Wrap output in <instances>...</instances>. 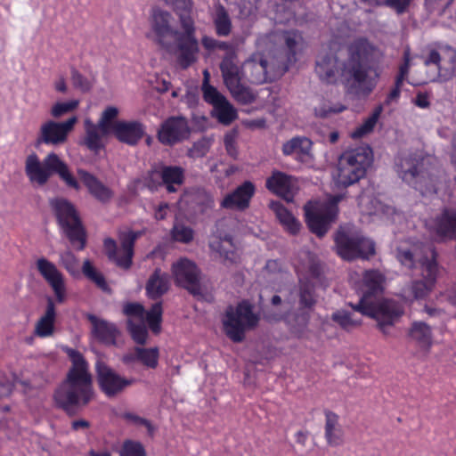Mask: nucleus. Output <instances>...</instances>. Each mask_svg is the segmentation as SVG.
Segmentation results:
<instances>
[{
  "mask_svg": "<svg viewBox=\"0 0 456 456\" xmlns=\"http://www.w3.org/2000/svg\"><path fill=\"white\" fill-rule=\"evenodd\" d=\"M264 53H256L243 63L244 77L251 83L261 85L283 76L297 55L306 47L301 30H271L257 40Z\"/></svg>",
  "mask_w": 456,
  "mask_h": 456,
  "instance_id": "obj_1",
  "label": "nucleus"
},
{
  "mask_svg": "<svg viewBox=\"0 0 456 456\" xmlns=\"http://www.w3.org/2000/svg\"><path fill=\"white\" fill-rule=\"evenodd\" d=\"M63 351L71 362V367L54 391L53 399L58 408L69 416H74L93 399L92 376L87 361L78 350L65 346Z\"/></svg>",
  "mask_w": 456,
  "mask_h": 456,
  "instance_id": "obj_2",
  "label": "nucleus"
},
{
  "mask_svg": "<svg viewBox=\"0 0 456 456\" xmlns=\"http://www.w3.org/2000/svg\"><path fill=\"white\" fill-rule=\"evenodd\" d=\"M346 73L351 83L348 92L357 97H368L377 86L380 77V50L367 39L358 38L347 48Z\"/></svg>",
  "mask_w": 456,
  "mask_h": 456,
  "instance_id": "obj_3",
  "label": "nucleus"
},
{
  "mask_svg": "<svg viewBox=\"0 0 456 456\" xmlns=\"http://www.w3.org/2000/svg\"><path fill=\"white\" fill-rule=\"evenodd\" d=\"M384 275L378 270H367L362 274V296L357 304L348 305L362 315L371 317L378 322V327L384 335L394 325L403 311L390 301H379L377 295L383 291Z\"/></svg>",
  "mask_w": 456,
  "mask_h": 456,
  "instance_id": "obj_4",
  "label": "nucleus"
},
{
  "mask_svg": "<svg viewBox=\"0 0 456 456\" xmlns=\"http://www.w3.org/2000/svg\"><path fill=\"white\" fill-rule=\"evenodd\" d=\"M395 170L407 184L419 191L421 195L437 192L439 168L428 159L409 154L396 159Z\"/></svg>",
  "mask_w": 456,
  "mask_h": 456,
  "instance_id": "obj_5",
  "label": "nucleus"
},
{
  "mask_svg": "<svg viewBox=\"0 0 456 456\" xmlns=\"http://www.w3.org/2000/svg\"><path fill=\"white\" fill-rule=\"evenodd\" d=\"M25 174L29 182L37 186L45 185L52 175H57L68 188L81 189L68 164L54 152L48 153L42 161L36 153L29 154L25 160Z\"/></svg>",
  "mask_w": 456,
  "mask_h": 456,
  "instance_id": "obj_6",
  "label": "nucleus"
},
{
  "mask_svg": "<svg viewBox=\"0 0 456 456\" xmlns=\"http://www.w3.org/2000/svg\"><path fill=\"white\" fill-rule=\"evenodd\" d=\"M195 30H151L147 37L175 56L178 66L186 69L198 60L199 43Z\"/></svg>",
  "mask_w": 456,
  "mask_h": 456,
  "instance_id": "obj_7",
  "label": "nucleus"
},
{
  "mask_svg": "<svg viewBox=\"0 0 456 456\" xmlns=\"http://www.w3.org/2000/svg\"><path fill=\"white\" fill-rule=\"evenodd\" d=\"M49 204L59 226L71 245L77 250H83L86 245V232L74 204L64 198H53Z\"/></svg>",
  "mask_w": 456,
  "mask_h": 456,
  "instance_id": "obj_8",
  "label": "nucleus"
},
{
  "mask_svg": "<svg viewBox=\"0 0 456 456\" xmlns=\"http://www.w3.org/2000/svg\"><path fill=\"white\" fill-rule=\"evenodd\" d=\"M373 161V151L369 145L345 151L338 160V183L345 187L359 182L366 175Z\"/></svg>",
  "mask_w": 456,
  "mask_h": 456,
  "instance_id": "obj_9",
  "label": "nucleus"
},
{
  "mask_svg": "<svg viewBox=\"0 0 456 456\" xmlns=\"http://www.w3.org/2000/svg\"><path fill=\"white\" fill-rule=\"evenodd\" d=\"M225 335L234 343L242 342L247 330L255 329L259 316L253 312V305L247 300L238 303L235 307L229 305L222 320Z\"/></svg>",
  "mask_w": 456,
  "mask_h": 456,
  "instance_id": "obj_10",
  "label": "nucleus"
},
{
  "mask_svg": "<svg viewBox=\"0 0 456 456\" xmlns=\"http://www.w3.org/2000/svg\"><path fill=\"white\" fill-rule=\"evenodd\" d=\"M219 67L224 83L234 99L243 104L252 103L256 100V95L242 84L243 66H240L237 53L233 49L225 52Z\"/></svg>",
  "mask_w": 456,
  "mask_h": 456,
  "instance_id": "obj_11",
  "label": "nucleus"
},
{
  "mask_svg": "<svg viewBox=\"0 0 456 456\" xmlns=\"http://www.w3.org/2000/svg\"><path fill=\"white\" fill-rule=\"evenodd\" d=\"M337 254L344 260L367 258L375 254V244L358 232L340 227L334 236Z\"/></svg>",
  "mask_w": 456,
  "mask_h": 456,
  "instance_id": "obj_12",
  "label": "nucleus"
},
{
  "mask_svg": "<svg viewBox=\"0 0 456 456\" xmlns=\"http://www.w3.org/2000/svg\"><path fill=\"white\" fill-rule=\"evenodd\" d=\"M430 257L424 256L419 260L421 279L412 281L411 290L415 299H424L435 288L439 266L437 263V252L435 248H430Z\"/></svg>",
  "mask_w": 456,
  "mask_h": 456,
  "instance_id": "obj_13",
  "label": "nucleus"
},
{
  "mask_svg": "<svg viewBox=\"0 0 456 456\" xmlns=\"http://www.w3.org/2000/svg\"><path fill=\"white\" fill-rule=\"evenodd\" d=\"M224 221H217L215 225L208 247L213 253L223 259L224 265H233L240 262V255L233 242L232 235L224 230Z\"/></svg>",
  "mask_w": 456,
  "mask_h": 456,
  "instance_id": "obj_14",
  "label": "nucleus"
},
{
  "mask_svg": "<svg viewBox=\"0 0 456 456\" xmlns=\"http://www.w3.org/2000/svg\"><path fill=\"white\" fill-rule=\"evenodd\" d=\"M191 129L188 119L183 116H171L160 125L157 138L165 146H175L190 138Z\"/></svg>",
  "mask_w": 456,
  "mask_h": 456,
  "instance_id": "obj_15",
  "label": "nucleus"
},
{
  "mask_svg": "<svg viewBox=\"0 0 456 456\" xmlns=\"http://www.w3.org/2000/svg\"><path fill=\"white\" fill-rule=\"evenodd\" d=\"M96 379L100 390L110 398L121 394L126 387L135 382L134 379L120 376L103 362H97L96 364Z\"/></svg>",
  "mask_w": 456,
  "mask_h": 456,
  "instance_id": "obj_16",
  "label": "nucleus"
},
{
  "mask_svg": "<svg viewBox=\"0 0 456 456\" xmlns=\"http://www.w3.org/2000/svg\"><path fill=\"white\" fill-rule=\"evenodd\" d=\"M175 283L193 296H201L200 282V271L196 264L187 258H181L172 265Z\"/></svg>",
  "mask_w": 456,
  "mask_h": 456,
  "instance_id": "obj_17",
  "label": "nucleus"
},
{
  "mask_svg": "<svg viewBox=\"0 0 456 456\" xmlns=\"http://www.w3.org/2000/svg\"><path fill=\"white\" fill-rule=\"evenodd\" d=\"M424 64L435 65L440 79L447 81L456 75V50L451 46L433 49L424 59Z\"/></svg>",
  "mask_w": 456,
  "mask_h": 456,
  "instance_id": "obj_18",
  "label": "nucleus"
},
{
  "mask_svg": "<svg viewBox=\"0 0 456 456\" xmlns=\"http://www.w3.org/2000/svg\"><path fill=\"white\" fill-rule=\"evenodd\" d=\"M36 268L53 289L55 301L58 304L64 303L67 299L65 278L55 264L45 257H40L36 261Z\"/></svg>",
  "mask_w": 456,
  "mask_h": 456,
  "instance_id": "obj_19",
  "label": "nucleus"
},
{
  "mask_svg": "<svg viewBox=\"0 0 456 456\" xmlns=\"http://www.w3.org/2000/svg\"><path fill=\"white\" fill-rule=\"evenodd\" d=\"M77 117H71L64 122L47 121L41 126L38 142L47 145H59L67 141L69 134L77 123Z\"/></svg>",
  "mask_w": 456,
  "mask_h": 456,
  "instance_id": "obj_20",
  "label": "nucleus"
},
{
  "mask_svg": "<svg viewBox=\"0 0 456 456\" xmlns=\"http://www.w3.org/2000/svg\"><path fill=\"white\" fill-rule=\"evenodd\" d=\"M334 207H323L319 209L305 208V222L309 230L318 237H323L329 231L330 224L336 220Z\"/></svg>",
  "mask_w": 456,
  "mask_h": 456,
  "instance_id": "obj_21",
  "label": "nucleus"
},
{
  "mask_svg": "<svg viewBox=\"0 0 456 456\" xmlns=\"http://www.w3.org/2000/svg\"><path fill=\"white\" fill-rule=\"evenodd\" d=\"M428 229L440 240L456 239V210L444 208L428 224Z\"/></svg>",
  "mask_w": 456,
  "mask_h": 456,
  "instance_id": "obj_22",
  "label": "nucleus"
},
{
  "mask_svg": "<svg viewBox=\"0 0 456 456\" xmlns=\"http://www.w3.org/2000/svg\"><path fill=\"white\" fill-rule=\"evenodd\" d=\"M256 187L250 181H245L232 192L227 194L221 202V207L227 209L245 210L249 207Z\"/></svg>",
  "mask_w": 456,
  "mask_h": 456,
  "instance_id": "obj_23",
  "label": "nucleus"
},
{
  "mask_svg": "<svg viewBox=\"0 0 456 456\" xmlns=\"http://www.w3.org/2000/svg\"><path fill=\"white\" fill-rule=\"evenodd\" d=\"M111 133L121 142L136 145L144 134V127L138 121H115Z\"/></svg>",
  "mask_w": 456,
  "mask_h": 456,
  "instance_id": "obj_24",
  "label": "nucleus"
},
{
  "mask_svg": "<svg viewBox=\"0 0 456 456\" xmlns=\"http://www.w3.org/2000/svg\"><path fill=\"white\" fill-rule=\"evenodd\" d=\"M332 50L331 44L329 45ZM340 62L338 57L332 51L325 53H320L316 61L315 71L321 80L332 84L337 81Z\"/></svg>",
  "mask_w": 456,
  "mask_h": 456,
  "instance_id": "obj_25",
  "label": "nucleus"
},
{
  "mask_svg": "<svg viewBox=\"0 0 456 456\" xmlns=\"http://www.w3.org/2000/svg\"><path fill=\"white\" fill-rule=\"evenodd\" d=\"M143 231H124L118 233L120 247L118 266L127 270L133 264L135 241L143 235Z\"/></svg>",
  "mask_w": 456,
  "mask_h": 456,
  "instance_id": "obj_26",
  "label": "nucleus"
},
{
  "mask_svg": "<svg viewBox=\"0 0 456 456\" xmlns=\"http://www.w3.org/2000/svg\"><path fill=\"white\" fill-rule=\"evenodd\" d=\"M293 176L281 171L274 170L265 181L266 189L272 193L284 199L286 201H292L294 194Z\"/></svg>",
  "mask_w": 456,
  "mask_h": 456,
  "instance_id": "obj_27",
  "label": "nucleus"
},
{
  "mask_svg": "<svg viewBox=\"0 0 456 456\" xmlns=\"http://www.w3.org/2000/svg\"><path fill=\"white\" fill-rule=\"evenodd\" d=\"M77 175L88 192L99 202L106 204L114 196L113 191L101 182L95 175L85 169H77Z\"/></svg>",
  "mask_w": 456,
  "mask_h": 456,
  "instance_id": "obj_28",
  "label": "nucleus"
},
{
  "mask_svg": "<svg viewBox=\"0 0 456 456\" xmlns=\"http://www.w3.org/2000/svg\"><path fill=\"white\" fill-rule=\"evenodd\" d=\"M313 142L305 136H295L282 144L281 151L285 156L294 155V159L301 163H307L312 159Z\"/></svg>",
  "mask_w": 456,
  "mask_h": 456,
  "instance_id": "obj_29",
  "label": "nucleus"
},
{
  "mask_svg": "<svg viewBox=\"0 0 456 456\" xmlns=\"http://www.w3.org/2000/svg\"><path fill=\"white\" fill-rule=\"evenodd\" d=\"M55 303L52 297H48L45 311L35 325L34 334L42 338L52 337L55 331Z\"/></svg>",
  "mask_w": 456,
  "mask_h": 456,
  "instance_id": "obj_30",
  "label": "nucleus"
},
{
  "mask_svg": "<svg viewBox=\"0 0 456 456\" xmlns=\"http://www.w3.org/2000/svg\"><path fill=\"white\" fill-rule=\"evenodd\" d=\"M158 175L161 179L160 184L164 185L170 193L177 191L176 185H182L184 180V170L178 166L162 165L158 170L152 171V175Z\"/></svg>",
  "mask_w": 456,
  "mask_h": 456,
  "instance_id": "obj_31",
  "label": "nucleus"
},
{
  "mask_svg": "<svg viewBox=\"0 0 456 456\" xmlns=\"http://www.w3.org/2000/svg\"><path fill=\"white\" fill-rule=\"evenodd\" d=\"M324 436L327 444L331 447H338L344 444V431L339 425V417L337 413L326 410Z\"/></svg>",
  "mask_w": 456,
  "mask_h": 456,
  "instance_id": "obj_32",
  "label": "nucleus"
},
{
  "mask_svg": "<svg viewBox=\"0 0 456 456\" xmlns=\"http://www.w3.org/2000/svg\"><path fill=\"white\" fill-rule=\"evenodd\" d=\"M87 320L93 325L94 336L101 342L114 345L118 334L115 324L110 323L104 320L98 319L94 314H88Z\"/></svg>",
  "mask_w": 456,
  "mask_h": 456,
  "instance_id": "obj_33",
  "label": "nucleus"
},
{
  "mask_svg": "<svg viewBox=\"0 0 456 456\" xmlns=\"http://www.w3.org/2000/svg\"><path fill=\"white\" fill-rule=\"evenodd\" d=\"M146 292L150 298L158 299L161 297L169 289V278L159 268L154 270L146 283Z\"/></svg>",
  "mask_w": 456,
  "mask_h": 456,
  "instance_id": "obj_34",
  "label": "nucleus"
},
{
  "mask_svg": "<svg viewBox=\"0 0 456 456\" xmlns=\"http://www.w3.org/2000/svg\"><path fill=\"white\" fill-rule=\"evenodd\" d=\"M178 15L181 28H195L191 13L193 10L192 0H163Z\"/></svg>",
  "mask_w": 456,
  "mask_h": 456,
  "instance_id": "obj_35",
  "label": "nucleus"
},
{
  "mask_svg": "<svg viewBox=\"0 0 456 456\" xmlns=\"http://www.w3.org/2000/svg\"><path fill=\"white\" fill-rule=\"evenodd\" d=\"M271 209L275 213L277 219L290 234H297L301 227L298 220L281 202L272 201Z\"/></svg>",
  "mask_w": 456,
  "mask_h": 456,
  "instance_id": "obj_36",
  "label": "nucleus"
},
{
  "mask_svg": "<svg viewBox=\"0 0 456 456\" xmlns=\"http://www.w3.org/2000/svg\"><path fill=\"white\" fill-rule=\"evenodd\" d=\"M85 130L86 135L84 137L83 143L88 150L98 153L102 149L104 148V144L102 141V134L99 124H94L90 119L85 120Z\"/></svg>",
  "mask_w": 456,
  "mask_h": 456,
  "instance_id": "obj_37",
  "label": "nucleus"
},
{
  "mask_svg": "<svg viewBox=\"0 0 456 456\" xmlns=\"http://www.w3.org/2000/svg\"><path fill=\"white\" fill-rule=\"evenodd\" d=\"M82 273L87 280L94 283L102 291L111 294V288L108 284L104 275L94 266L89 259H86L83 262Z\"/></svg>",
  "mask_w": 456,
  "mask_h": 456,
  "instance_id": "obj_38",
  "label": "nucleus"
},
{
  "mask_svg": "<svg viewBox=\"0 0 456 456\" xmlns=\"http://www.w3.org/2000/svg\"><path fill=\"white\" fill-rule=\"evenodd\" d=\"M409 335L422 348L428 349L432 345V332L425 322H413Z\"/></svg>",
  "mask_w": 456,
  "mask_h": 456,
  "instance_id": "obj_39",
  "label": "nucleus"
},
{
  "mask_svg": "<svg viewBox=\"0 0 456 456\" xmlns=\"http://www.w3.org/2000/svg\"><path fill=\"white\" fill-rule=\"evenodd\" d=\"M383 111L381 104L376 106L371 114L351 134L353 139H360L371 133Z\"/></svg>",
  "mask_w": 456,
  "mask_h": 456,
  "instance_id": "obj_40",
  "label": "nucleus"
},
{
  "mask_svg": "<svg viewBox=\"0 0 456 456\" xmlns=\"http://www.w3.org/2000/svg\"><path fill=\"white\" fill-rule=\"evenodd\" d=\"M201 92L203 100L213 107L226 98L215 86L210 85V74L208 69L203 71Z\"/></svg>",
  "mask_w": 456,
  "mask_h": 456,
  "instance_id": "obj_41",
  "label": "nucleus"
},
{
  "mask_svg": "<svg viewBox=\"0 0 456 456\" xmlns=\"http://www.w3.org/2000/svg\"><path fill=\"white\" fill-rule=\"evenodd\" d=\"M213 110L218 122L225 126L230 125L238 118L235 108L226 98L214 106Z\"/></svg>",
  "mask_w": 456,
  "mask_h": 456,
  "instance_id": "obj_42",
  "label": "nucleus"
},
{
  "mask_svg": "<svg viewBox=\"0 0 456 456\" xmlns=\"http://www.w3.org/2000/svg\"><path fill=\"white\" fill-rule=\"evenodd\" d=\"M299 308L311 310L316 304L314 286L307 281H299Z\"/></svg>",
  "mask_w": 456,
  "mask_h": 456,
  "instance_id": "obj_43",
  "label": "nucleus"
},
{
  "mask_svg": "<svg viewBox=\"0 0 456 456\" xmlns=\"http://www.w3.org/2000/svg\"><path fill=\"white\" fill-rule=\"evenodd\" d=\"M331 320L346 331H350L362 325L361 319L354 318V314L345 310L334 312L331 315Z\"/></svg>",
  "mask_w": 456,
  "mask_h": 456,
  "instance_id": "obj_44",
  "label": "nucleus"
},
{
  "mask_svg": "<svg viewBox=\"0 0 456 456\" xmlns=\"http://www.w3.org/2000/svg\"><path fill=\"white\" fill-rule=\"evenodd\" d=\"M151 28H173L171 26L174 17L168 11L163 10L158 6L151 8Z\"/></svg>",
  "mask_w": 456,
  "mask_h": 456,
  "instance_id": "obj_45",
  "label": "nucleus"
},
{
  "mask_svg": "<svg viewBox=\"0 0 456 456\" xmlns=\"http://www.w3.org/2000/svg\"><path fill=\"white\" fill-rule=\"evenodd\" d=\"M162 314L163 308L161 302L153 304L151 309L144 314L149 328L153 333H159L160 331Z\"/></svg>",
  "mask_w": 456,
  "mask_h": 456,
  "instance_id": "obj_46",
  "label": "nucleus"
},
{
  "mask_svg": "<svg viewBox=\"0 0 456 456\" xmlns=\"http://www.w3.org/2000/svg\"><path fill=\"white\" fill-rule=\"evenodd\" d=\"M346 109L347 107L341 102L323 100L319 106L314 108V115L317 118H325L330 115L341 113Z\"/></svg>",
  "mask_w": 456,
  "mask_h": 456,
  "instance_id": "obj_47",
  "label": "nucleus"
},
{
  "mask_svg": "<svg viewBox=\"0 0 456 456\" xmlns=\"http://www.w3.org/2000/svg\"><path fill=\"white\" fill-rule=\"evenodd\" d=\"M138 362H142L145 367L156 369L159 364V352L158 347H137Z\"/></svg>",
  "mask_w": 456,
  "mask_h": 456,
  "instance_id": "obj_48",
  "label": "nucleus"
},
{
  "mask_svg": "<svg viewBox=\"0 0 456 456\" xmlns=\"http://www.w3.org/2000/svg\"><path fill=\"white\" fill-rule=\"evenodd\" d=\"M127 330L131 335L133 340L138 345L146 344L148 338V331L143 321L140 323H135L132 320L127 321Z\"/></svg>",
  "mask_w": 456,
  "mask_h": 456,
  "instance_id": "obj_49",
  "label": "nucleus"
},
{
  "mask_svg": "<svg viewBox=\"0 0 456 456\" xmlns=\"http://www.w3.org/2000/svg\"><path fill=\"white\" fill-rule=\"evenodd\" d=\"M374 5H385L394 10L397 14L406 12L413 0H361Z\"/></svg>",
  "mask_w": 456,
  "mask_h": 456,
  "instance_id": "obj_50",
  "label": "nucleus"
},
{
  "mask_svg": "<svg viewBox=\"0 0 456 456\" xmlns=\"http://www.w3.org/2000/svg\"><path fill=\"white\" fill-rule=\"evenodd\" d=\"M118 115V110L114 106H109L103 110L98 122L99 127L103 135H108L111 133V126L114 123L112 120L115 119Z\"/></svg>",
  "mask_w": 456,
  "mask_h": 456,
  "instance_id": "obj_51",
  "label": "nucleus"
},
{
  "mask_svg": "<svg viewBox=\"0 0 456 456\" xmlns=\"http://www.w3.org/2000/svg\"><path fill=\"white\" fill-rule=\"evenodd\" d=\"M193 230L183 224H175L171 230V237L175 241L190 243L193 240Z\"/></svg>",
  "mask_w": 456,
  "mask_h": 456,
  "instance_id": "obj_52",
  "label": "nucleus"
},
{
  "mask_svg": "<svg viewBox=\"0 0 456 456\" xmlns=\"http://www.w3.org/2000/svg\"><path fill=\"white\" fill-rule=\"evenodd\" d=\"M119 456H147V453L142 443L127 439L123 442Z\"/></svg>",
  "mask_w": 456,
  "mask_h": 456,
  "instance_id": "obj_53",
  "label": "nucleus"
},
{
  "mask_svg": "<svg viewBox=\"0 0 456 456\" xmlns=\"http://www.w3.org/2000/svg\"><path fill=\"white\" fill-rule=\"evenodd\" d=\"M210 148V143L207 139H200L195 142L188 150V157L191 159H200L207 155Z\"/></svg>",
  "mask_w": 456,
  "mask_h": 456,
  "instance_id": "obj_54",
  "label": "nucleus"
},
{
  "mask_svg": "<svg viewBox=\"0 0 456 456\" xmlns=\"http://www.w3.org/2000/svg\"><path fill=\"white\" fill-rule=\"evenodd\" d=\"M410 67H411V53H410V50L407 48L403 52V62L399 65L398 73L395 79V81H397V83L403 84L404 80L408 77V74L410 71Z\"/></svg>",
  "mask_w": 456,
  "mask_h": 456,
  "instance_id": "obj_55",
  "label": "nucleus"
},
{
  "mask_svg": "<svg viewBox=\"0 0 456 456\" xmlns=\"http://www.w3.org/2000/svg\"><path fill=\"white\" fill-rule=\"evenodd\" d=\"M123 314L127 317H135L143 321L145 309L140 303L129 302L124 305Z\"/></svg>",
  "mask_w": 456,
  "mask_h": 456,
  "instance_id": "obj_56",
  "label": "nucleus"
},
{
  "mask_svg": "<svg viewBox=\"0 0 456 456\" xmlns=\"http://www.w3.org/2000/svg\"><path fill=\"white\" fill-rule=\"evenodd\" d=\"M78 105V102L76 100L66 102H57L52 108L51 114L54 118H60L65 113L72 111Z\"/></svg>",
  "mask_w": 456,
  "mask_h": 456,
  "instance_id": "obj_57",
  "label": "nucleus"
},
{
  "mask_svg": "<svg viewBox=\"0 0 456 456\" xmlns=\"http://www.w3.org/2000/svg\"><path fill=\"white\" fill-rule=\"evenodd\" d=\"M215 25L216 28H231L232 23L229 14L222 5L216 9Z\"/></svg>",
  "mask_w": 456,
  "mask_h": 456,
  "instance_id": "obj_58",
  "label": "nucleus"
},
{
  "mask_svg": "<svg viewBox=\"0 0 456 456\" xmlns=\"http://www.w3.org/2000/svg\"><path fill=\"white\" fill-rule=\"evenodd\" d=\"M103 246L106 250L108 258L110 261L115 262V264L118 265L119 253L115 240H113L112 238H106L103 240Z\"/></svg>",
  "mask_w": 456,
  "mask_h": 456,
  "instance_id": "obj_59",
  "label": "nucleus"
},
{
  "mask_svg": "<svg viewBox=\"0 0 456 456\" xmlns=\"http://www.w3.org/2000/svg\"><path fill=\"white\" fill-rule=\"evenodd\" d=\"M202 45L208 50L222 49L227 52L232 49L229 43L218 41L208 37L202 38Z\"/></svg>",
  "mask_w": 456,
  "mask_h": 456,
  "instance_id": "obj_60",
  "label": "nucleus"
},
{
  "mask_svg": "<svg viewBox=\"0 0 456 456\" xmlns=\"http://www.w3.org/2000/svg\"><path fill=\"white\" fill-rule=\"evenodd\" d=\"M224 142L227 154L235 159L238 155L235 134L232 133L226 134L224 135Z\"/></svg>",
  "mask_w": 456,
  "mask_h": 456,
  "instance_id": "obj_61",
  "label": "nucleus"
},
{
  "mask_svg": "<svg viewBox=\"0 0 456 456\" xmlns=\"http://www.w3.org/2000/svg\"><path fill=\"white\" fill-rule=\"evenodd\" d=\"M71 80L75 87L79 88L83 91H86L89 89V83L87 79L77 69H72Z\"/></svg>",
  "mask_w": 456,
  "mask_h": 456,
  "instance_id": "obj_62",
  "label": "nucleus"
},
{
  "mask_svg": "<svg viewBox=\"0 0 456 456\" xmlns=\"http://www.w3.org/2000/svg\"><path fill=\"white\" fill-rule=\"evenodd\" d=\"M124 419L136 425L144 426L148 429L149 433L153 432V426L151 425V421L144 418H142L131 412H126L124 414Z\"/></svg>",
  "mask_w": 456,
  "mask_h": 456,
  "instance_id": "obj_63",
  "label": "nucleus"
},
{
  "mask_svg": "<svg viewBox=\"0 0 456 456\" xmlns=\"http://www.w3.org/2000/svg\"><path fill=\"white\" fill-rule=\"evenodd\" d=\"M397 258L403 265L408 268H412L414 265V257L411 250L399 251Z\"/></svg>",
  "mask_w": 456,
  "mask_h": 456,
  "instance_id": "obj_64",
  "label": "nucleus"
}]
</instances>
